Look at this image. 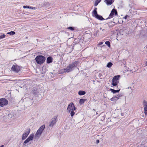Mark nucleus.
Returning a JSON list of instances; mask_svg holds the SVG:
<instances>
[{
  "label": "nucleus",
  "mask_w": 147,
  "mask_h": 147,
  "mask_svg": "<svg viewBox=\"0 0 147 147\" xmlns=\"http://www.w3.org/2000/svg\"><path fill=\"white\" fill-rule=\"evenodd\" d=\"M45 127V125H43L39 128L37 131L35 135L33 134H31L29 137L24 141L23 144V145H24L25 144H26L28 143L30 141L32 140L33 138L34 137V138L36 139H38L41 136Z\"/></svg>",
  "instance_id": "1"
},
{
  "label": "nucleus",
  "mask_w": 147,
  "mask_h": 147,
  "mask_svg": "<svg viewBox=\"0 0 147 147\" xmlns=\"http://www.w3.org/2000/svg\"><path fill=\"white\" fill-rule=\"evenodd\" d=\"M78 61H75L69 64L67 66L66 69H63L61 70V72L64 73L65 72H69L73 70L74 67L77 66L79 64Z\"/></svg>",
  "instance_id": "2"
},
{
  "label": "nucleus",
  "mask_w": 147,
  "mask_h": 147,
  "mask_svg": "<svg viewBox=\"0 0 147 147\" xmlns=\"http://www.w3.org/2000/svg\"><path fill=\"white\" fill-rule=\"evenodd\" d=\"M76 109L74 103L73 102H71L68 105L67 110L68 112H70V115L72 117L75 114L74 111L76 110Z\"/></svg>",
  "instance_id": "3"
},
{
  "label": "nucleus",
  "mask_w": 147,
  "mask_h": 147,
  "mask_svg": "<svg viewBox=\"0 0 147 147\" xmlns=\"http://www.w3.org/2000/svg\"><path fill=\"white\" fill-rule=\"evenodd\" d=\"M35 59L38 64H41L45 61L46 58L42 55H39L36 57Z\"/></svg>",
  "instance_id": "4"
},
{
  "label": "nucleus",
  "mask_w": 147,
  "mask_h": 147,
  "mask_svg": "<svg viewBox=\"0 0 147 147\" xmlns=\"http://www.w3.org/2000/svg\"><path fill=\"white\" fill-rule=\"evenodd\" d=\"M120 76L117 75L114 76L112 79V85L113 86H116L119 83V80Z\"/></svg>",
  "instance_id": "5"
},
{
  "label": "nucleus",
  "mask_w": 147,
  "mask_h": 147,
  "mask_svg": "<svg viewBox=\"0 0 147 147\" xmlns=\"http://www.w3.org/2000/svg\"><path fill=\"white\" fill-rule=\"evenodd\" d=\"M8 104V101L5 98L0 99V106L3 107L7 105Z\"/></svg>",
  "instance_id": "6"
},
{
  "label": "nucleus",
  "mask_w": 147,
  "mask_h": 147,
  "mask_svg": "<svg viewBox=\"0 0 147 147\" xmlns=\"http://www.w3.org/2000/svg\"><path fill=\"white\" fill-rule=\"evenodd\" d=\"M30 131V129L28 128L25 131L22 135V140H24L26 139L29 134Z\"/></svg>",
  "instance_id": "7"
},
{
  "label": "nucleus",
  "mask_w": 147,
  "mask_h": 147,
  "mask_svg": "<svg viewBox=\"0 0 147 147\" xmlns=\"http://www.w3.org/2000/svg\"><path fill=\"white\" fill-rule=\"evenodd\" d=\"M57 116H54L51 119V121L49 123V125L50 127H53L56 123Z\"/></svg>",
  "instance_id": "8"
},
{
  "label": "nucleus",
  "mask_w": 147,
  "mask_h": 147,
  "mask_svg": "<svg viewBox=\"0 0 147 147\" xmlns=\"http://www.w3.org/2000/svg\"><path fill=\"white\" fill-rule=\"evenodd\" d=\"M20 69L19 67L16 64L13 65L11 68V70L16 72H18L20 70Z\"/></svg>",
  "instance_id": "9"
},
{
  "label": "nucleus",
  "mask_w": 147,
  "mask_h": 147,
  "mask_svg": "<svg viewBox=\"0 0 147 147\" xmlns=\"http://www.w3.org/2000/svg\"><path fill=\"white\" fill-rule=\"evenodd\" d=\"M117 14V12L115 9H113L111 11V12L109 16V18H112L114 15H116Z\"/></svg>",
  "instance_id": "10"
},
{
  "label": "nucleus",
  "mask_w": 147,
  "mask_h": 147,
  "mask_svg": "<svg viewBox=\"0 0 147 147\" xmlns=\"http://www.w3.org/2000/svg\"><path fill=\"white\" fill-rule=\"evenodd\" d=\"M121 96H122V95L121 94H119L111 98V100L115 102Z\"/></svg>",
  "instance_id": "11"
},
{
  "label": "nucleus",
  "mask_w": 147,
  "mask_h": 147,
  "mask_svg": "<svg viewBox=\"0 0 147 147\" xmlns=\"http://www.w3.org/2000/svg\"><path fill=\"white\" fill-rule=\"evenodd\" d=\"M143 106L144 108V113L147 114V102L146 100L143 101Z\"/></svg>",
  "instance_id": "12"
},
{
  "label": "nucleus",
  "mask_w": 147,
  "mask_h": 147,
  "mask_svg": "<svg viewBox=\"0 0 147 147\" xmlns=\"http://www.w3.org/2000/svg\"><path fill=\"white\" fill-rule=\"evenodd\" d=\"M53 61V59L51 57H48L47 59V62L48 63H49Z\"/></svg>",
  "instance_id": "13"
},
{
  "label": "nucleus",
  "mask_w": 147,
  "mask_h": 147,
  "mask_svg": "<svg viewBox=\"0 0 147 147\" xmlns=\"http://www.w3.org/2000/svg\"><path fill=\"white\" fill-rule=\"evenodd\" d=\"M105 2L107 5H111L113 3L112 0H105Z\"/></svg>",
  "instance_id": "14"
},
{
  "label": "nucleus",
  "mask_w": 147,
  "mask_h": 147,
  "mask_svg": "<svg viewBox=\"0 0 147 147\" xmlns=\"http://www.w3.org/2000/svg\"><path fill=\"white\" fill-rule=\"evenodd\" d=\"M96 18L101 20H104V19L102 17V16L98 15L97 16L95 17Z\"/></svg>",
  "instance_id": "15"
},
{
  "label": "nucleus",
  "mask_w": 147,
  "mask_h": 147,
  "mask_svg": "<svg viewBox=\"0 0 147 147\" xmlns=\"http://www.w3.org/2000/svg\"><path fill=\"white\" fill-rule=\"evenodd\" d=\"M97 8H95L93 11V15H94L95 17L97 16L98 15L97 13Z\"/></svg>",
  "instance_id": "16"
},
{
  "label": "nucleus",
  "mask_w": 147,
  "mask_h": 147,
  "mask_svg": "<svg viewBox=\"0 0 147 147\" xmlns=\"http://www.w3.org/2000/svg\"><path fill=\"white\" fill-rule=\"evenodd\" d=\"M86 92L84 91H80L78 92V94L80 95H83L85 94Z\"/></svg>",
  "instance_id": "17"
},
{
  "label": "nucleus",
  "mask_w": 147,
  "mask_h": 147,
  "mask_svg": "<svg viewBox=\"0 0 147 147\" xmlns=\"http://www.w3.org/2000/svg\"><path fill=\"white\" fill-rule=\"evenodd\" d=\"M110 90L111 92L113 93H115L116 92H118L120 90V89H119V90H116L112 89H111Z\"/></svg>",
  "instance_id": "18"
},
{
  "label": "nucleus",
  "mask_w": 147,
  "mask_h": 147,
  "mask_svg": "<svg viewBox=\"0 0 147 147\" xmlns=\"http://www.w3.org/2000/svg\"><path fill=\"white\" fill-rule=\"evenodd\" d=\"M86 101V100L84 99H81L80 100L79 103L80 104H82L84 103Z\"/></svg>",
  "instance_id": "19"
},
{
  "label": "nucleus",
  "mask_w": 147,
  "mask_h": 147,
  "mask_svg": "<svg viewBox=\"0 0 147 147\" xmlns=\"http://www.w3.org/2000/svg\"><path fill=\"white\" fill-rule=\"evenodd\" d=\"M112 65L113 64L111 62H110L108 63L107 66L109 68H110L112 66Z\"/></svg>",
  "instance_id": "20"
},
{
  "label": "nucleus",
  "mask_w": 147,
  "mask_h": 147,
  "mask_svg": "<svg viewBox=\"0 0 147 147\" xmlns=\"http://www.w3.org/2000/svg\"><path fill=\"white\" fill-rule=\"evenodd\" d=\"M101 0H96L94 4V6H96L100 2Z\"/></svg>",
  "instance_id": "21"
},
{
  "label": "nucleus",
  "mask_w": 147,
  "mask_h": 147,
  "mask_svg": "<svg viewBox=\"0 0 147 147\" xmlns=\"http://www.w3.org/2000/svg\"><path fill=\"white\" fill-rule=\"evenodd\" d=\"M15 32L13 31H11L10 32H8L7 33V34H9L11 35H13L15 34Z\"/></svg>",
  "instance_id": "22"
},
{
  "label": "nucleus",
  "mask_w": 147,
  "mask_h": 147,
  "mask_svg": "<svg viewBox=\"0 0 147 147\" xmlns=\"http://www.w3.org/2000/svg\"><path fill=\"white\" fill-rule=\"evenodd\" d=\"M105 44L108 46L109 47H111V45L110 44V42L109 41H106L105 42Z\"/></svg>",
  "instance_id": "23"
},
{
  "label": "nucleus",
  "mask_w": 147,
  "mask_h": 147,
  "mask_svg": "<svg viewBox=\"0 0 147 147\" xmlns=\"http://www.w3.org/2000/svg\"><path fill=\"white\" fill-rule=\"evenodd\" d=\"M5 35L4 34H2L0 36V39H3L5 37Z\"/></svg>",
  "instance_id": "24"
},
{
  "label": "nucleus",
  "mask_w": 147,
  "mask_h": 147,
  "mask_svg": "<svg viewBox=\"0 0 147 147\" xmlns=\"http://www.w3.org/2000/svg\"><path fill=\"white\" fill-rule=\"evenodd\" d=\"M68 29L71 30V31L74 30V28L73 27H69L68 28Z\"/></svg>",
  "instance_id": "25"
},
{
  "label": "nucleus",
  "mask_w": 147,
  "mask_h": 147,
  "mask_svg": "<svg viewBox=\"0 0 147 147\" xmlns=\"http://www.w3.org/2000/svg\"><path fill=\"white\" fill-rule=\"evenodd\" d=\"M23 8H28L29 9V6H27V5H24L23 6Z\"/></svg>",
  "instance_id": "26"
},
{
  "label": "nucleus",
  "mask_w": 147,
  "mask_h": 147,
  "mask_svg": "<svg viewBox=\"0 0 147 147\" xmlns=\"http://www.w3.org/2000/svg\"><path fill=\"white\" fill-rule=\"evenodd\" d=\"M29 9H32L35 10V9H36V8H35V7H30V6H29Z\"/></svg>",
  "instance_id": "27"
},
{
  "label": "nucleus",
  "mask_w": 147,
  "mask_h": 147,
  "mask_svg": "<svg viewBox=\"0 0 147 147\" xmlns=\"http://www.w3.org/2000/svg\"><path fill=\"white\" fill-rule=\"evenodd\" d=\"M103 43V42H100L98 44V45H102Z\"/></svg>",
  "instance_id": "28"
},
{
  "label": "nucleus",
  "mask_w": 147,
  "mask_h": 147,
  "mask_svg": "<svg viewBox=\"0 0 147 147\" xmlns=\"http://www.w3.org/2000/svg\"><path fill=\"white\" fill-rule=\"evenodd\" d=\"M127 17H129V16H126L125 17V19H126L127 18Z\"/></svg>",
  "instance_id": "29"
},
{
  "label": "nucleus",
  "mask_w": 147,
  "mask_h": 147,
  "mask_svg": "<svg viewBox=\"0 0 147 147\" xmlns=\"http://www.w3.org/2000/svg\"><path fill=\"white\" fill-rule=\"evenodd\" d=\"M99 142V141L98 140H96V143H97L98 144Z\"/></svg>",
  "instance_id": "30"
},
{
  "label": "nucleus",
  "mask_w": 147,
  "mask_h": 147,
  "mask_svg": "<svg viewBox=\"0 0 147 147\" xmlns=\"http://www.w3.org/2000/svg\"><path fill=\"white\" fill-rule=\"evenodd\" d=\"M105 31V29H103L102 30V31H103V32H104V31Z\"/></svg>",
  "instance_id": "31"
},
{
  "label": "nucleus",
  "mask_w": 147,
  "mask_h": 147,
  "mask_svg": "<svg viewBox=\"0 0 147 147\" xmlns=\"http://www.w3.org/2000/svg\"><path fill=\"white\" fill-rule=\"evenodd\" d=\"M0 147H4V145H2L1 146H0Z\"/></svg>",
  "instance_id": "32"
},
{
  "label": "nucleus",
  "mask_w": 147,
  "mask_h": 147,
  "mask_svg": "<svg viewBox=\"0 0 147 147\" xmlns=\"http://www.w3.org/2000/svg\"><path fill=\"white\" fill-rule=\"evenodd\" d=\"M145 64H146V66H147V61H146Z\"/></svg>",
  "instance_id": "33"
},
{
  "label": "nucleus",
  "mask_w": 147,
  "mask_h": 147,
  "mask_svg": "<svg viewBox=\"0 0 147 147\" xmlns=\"http://www.w3.org/2000/svg\"><path fill=\"white\" fill-rule=\"evenodd\" d=\"M36 91H35V92H34V94H35V93H36Z\"/></svg>",
  "instance_id": "34"
},
{
  "label": "nucleus",
  "mask_w": 147,
  "mask_h": 147,
  "mask_svg": "<svg viewBox=\"0 0 147 147\" xmlns=\"http://www.w3.org/2000/svg\"><path fill=\"white\" fill-rule=\"evenodd\" d=\"M122 114V113H121V115H123V114Z\"/></svg>",
  "instance_id": "35"
},
{
  "label": "nucleus",
  "mask_w": 147,
  "mask_h": 147,
  "mask_svg": "<svg viewBox=\"0 0 147 147\" xmlns=\"http://www.w3.org/2000/svg\"><path fill=\"white\" fill-rule=\"evenodd\" d=\"M122 114V113H121V115H123V114Z\"/></svg>",
  "instance_id": "36"
},
{
  "label": "nucleus",
  "mask_w": 147,
  "mask_h": 147,
  "mask_svg": "<svg viewBox=\"0 0 147 147\" xmlns=\"http://www.w3.org/2000/svg\"><path fill=\"white\" fill-rule=\"evenodd\" d=\"M96 114H98V113H96Z\"/></svg>",
  "instance_id": "37"
},
{
  "label": "nucleus",
  "mask_w": 147,
  "mask_h": 147,
  "mask_svg": "<svg viewBox=\"0 0 147 147\" xmlns=\"http://www.w3.org/2000/svg\"><path fill=\"white\" fill-rule=\"evenodd\" d=\"M100 30H101V28H100Z\"/></svg>",
  "instance_id": "38"
}]
</instances>
